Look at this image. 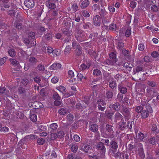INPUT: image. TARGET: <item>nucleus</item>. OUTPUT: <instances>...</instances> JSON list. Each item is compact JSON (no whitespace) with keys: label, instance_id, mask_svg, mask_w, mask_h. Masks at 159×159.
<instances>
[{"label":"nucleus","instance_id":"1","mask_svg":"<svg viewBox=\"0 0 159 159\" xmlns=\"http://www.w3.org/2000/svg\"><path fill=\"white\" fill-rule=\"evenodd\" d=\"M105 134L109 138H112L114 137V127L111 125L107 124L105 128Z\"/></svg>","mask_w":159,"mask_h":159},{"label":"nucleus","instance_id":"2","mask_svg":"<svg viewBox=\"0 0 159 159\" xmlns=\"http://www.w3.org/2000/svg\"><path fill=\"white\" fill-rule=\"evenodd\" d=\"M96 103L98 109L99 110L103 111L106 110V103L104 100L102 99H98L97 100Z\"/></svg>","mask_w":159,"mask_h":159},{"label":"nucleus","instance_id":"3","mask_svg":"<svg viewBox=\"0 0 159 159\" xmlns=\"http://www.w3.org/2000/svg\"><path fill=\"white\" fill-rule=\"evenodd\" d=\"M96 148L98 150L101 151L102 155H105L106 152V148L103 143L101 142L98 143Z\"/></svg>","mask_w":159,"mask_h":159},{"label":"nucleus","instance_id":"4","mask_svg":"<svg viewBox=\"0 0 159 159\" xmlns=\"http://www.w3.org/2000/svg\"><path fill=\"white\" fill-rule=\"evenodd\" d=\"M109 108L111 110L118 112L120 109V103L118 102H117L114 104H111L109 106Z\"/></svg>","mask_w":159,"mask_h":159},{"label":"nucleus","instance_id":"5","mask_svg":"<svg viewBox=\"0 0 159 159\" xmlns=\"http://www.w3.org/2000/svg\"><path fill=\"white\" fill-rule=\"evenodd\" d=\"M101 18L98 15L95 16L93 19V24L96 26H99L101 24Z\"/></svg>","mask_w":159,"mask_h":159},{"label":"nucleus","instance_id":"6","mask_svg":"<svg viewBox=\"0 0 159 159\" xmlns=\"http://www.w3.org/2000/svg\"><path fill=\"white\" fill-rule=\"evenodd\" d=\"M10 3L9 2V0H3L2 6L1 7V10L2 11H5V8H9L10 7Z\"/></svg>","mask_w":159,"mask_h":159},{"label":"nucleus","instance_id":"7","mask_svg":"<svg viewBox=\"0 0 159 159\" xmlns=\"http://www.w3.org/2000/svg\"><path fill=\"white\" fill-rule=\"evenodd\" d=\"M24 4L27 7L31 8L33 7L35 4L33 0H25Z\"/></svg>","mask_w":159,"mask_h":159},{"label":"nucleus","instance_id":"8","mask_svg":"<svg viewBox=\"0 0 159 159\" xmlns=\"http://www.w3.org/2000/svg\"><path fill=\"white\" fill-rule=\"evenodd\" d=\"M123 66L124 68V70L128 71L129 72L131 71L132 68L133 67L132 64L127 62L124 63Z\"/></svg>","mask_w":159,"mask_h":159},{"label":"nucleus","instance_id":"9","mask_svg":"<svg viewBox=\"0 0 159 159\" xmlns=\"http://www.w3.org/2000/svg\"><path fill=\"white\" fill-rule=\"evenodd\" d=\"M113 93L112 91H107L105 96L106 100L108 101H111L113 98Z\"/></svg>","mask_w":159,"mask_h":159},{"label":"nucleus","instance_id":"10","mask_svg":"<svg viewBox=\"0 0 159 159\" xmlns=\"http://www.w3.org/2000/svg\"><path fill=\"white\" fill-rule=\"evenodd\" d=\"M75 36L76 39L80 42H82L85 39L84 34L83 32L81 34H75Z\"/></svg>","mask_w":159,"mask_h":159},{"label":"nucleus","instance_id":"11","mask_svg":"<svg viewBox=\"0 0 159 159\" xmlns=\"http://www.w3.org/2000/svg\"><path fill=\"white\" fill-rule=\"evenodd\" d=\"M116 61V60L108 59L104 61V64L107 66H113L114 65Z\"/></svg>","mask_w":159,"mask_h":159},{"label":"nucleus","instance_id":"12","mask_svg":"<svg viewBox=\"0 0 159 159\" xmlns=\"http://www.w3.org/2000/svg\"><path fill=\"white\" fill-rule=\"evenodd\" d=\"M91 148H92L90 145L86 144L84 145L81 147L80 150H83L85 152L88 153L89 152V151L91 150Z\"/></svg>","mask_w":159,"mask_h":159},{"label":"nucleus","instance_id":"13","mask_svg":"<svg viewBox=\"0 0 159 159\" xmlns=\"http://www.w3.org/2000/svg\"><path fill=\"white\" fill-rule=\"evenodd\" d=\"M61 65L57 63L53 64L50 67V69L51 70L58 69L61 67Z\"/></svg>","mask_w":159,"mask_h":159},{"label":"nucleus","instance_id":"14","mask_svg":"<svg viewBox=\"0 0 159 159\" xmlns=\"http://www.w3.org/2000/svg\"><path fill=\"white\" fill-rule=\"evenodd\" d=\"M110 147L114 151H116L118 148L117 143L115 141L112 140L110 142Z\"/></svg>","mask_w":159,"mask_h":159},{"label":"nucleus","instance_id":"15","mask_svg":"<svg viewBox=\"0 0 159 159\" xmlns=\"http://www.w3.org/2000/svg\"><path fill=\"white\" fill-rule=\"evenodd\" d=\"M98 126L96 124H92L89 127V129L92 132H97L98 129Z\"/></svg>","mask_w":159,"mask_h":159},{"label":"nucleus","instance_id":"16","mask_svg":"<svg viewBox=\"0 0 159 159\" xmlns=\"http://www.w3.org/2000/svg\"><path fill=\"white\" fill-rule=\"evenodd\" d=\"M75 107L77 109L82 111L83 109L86 108V106H85L84 104H82L80 103H78L76 104Z\"/></svg>","mask_w":159,"mask_h":159},{"label":"nucleus","instance_id":"17","mask_svg":"<svg viewBox=\"0 0 159 159\" xmlns=\"http://www.w3.org/2000/svg\"><path fill=\"white\" fill-rule=\"evenodd\" d=\"M122 114L126 117L129 116L130 115V112L129 110L126 107H123L122 108Z\"/></svg>","mask_w":159,"mask_h":159},{"label":"nucleus","instance_id":"18","mask_svg":"<svg viewBox=\"0 0 159 159\" xmlns=\"http://www.w3.org/2000/svg\"><path fill=\"white\" fill-rule=\"evenodd\" d=\"M109 87L111 89L113 90H114L115 89H116L117 84L116 81L112 80L111 81L109 82Z\"/></svg>","mask_w":159,"mask_h":159},{"label":"nucleus","instance_id":"19","mask_svg":"<svg viewBox=\"0 0 159 159\" xmlns=\"http://www.w3.org/2000/svg\"><path fill=\"white\" fill-rule=\"evenodd\" d=\"M118 89L120 93L122 94H125L127 92L126 88L122 86L120 84L118 85Z\"/></svg>","mask_w":159,"mask_h":159},{"label":"nucleus","instance_id":"20","mask_svg":"<svg viewBox=\"0 0 159 159\" xmlns=\"http://www.w3.org/2000/svg\"><path fill=\"white\" fill-rule=\"evenodd\" d=\"M119 129L121 130H124L127 126V124L126 122L124 121L120 122L119 123Z\"/></svg>","mask_w":159,"mask_h":159},{"label":"nucleus","instance_id":"21","mask_svg":"<svg viewBox=\"0 0 159 159\" xmlns=\"http://www.w3.org/2000/svg\"><path fill=\"white\" fill-rule=\"evenodd\" d=\"M68 74L69 75V77L70 78L69 80L70 82H71L75 81V79H74L73 78V77L74 76L73 71L72 70H70L68 72Z\"/></svg>","mask_w":159,"mask_h":159},{"label":"nucleus","instance_id":"22","mask_svg":"<svg viewBox=\"0 0 159 159\" xmlns=\"http://www.w3.org/2000/svg\"><path fill=\"white\" fill-rule=\"evenodd\" d=\"M90 66V64L89 63L86 62V64L83 63L80 65V69L82 70H84L86 69H88Z\"/></svg>","mask_w":159,"mask_h":159},{"label":"nucleus","instance_id":"23","mask_svg":"<svg viewBox=\"0 0 159 159\" xmlns=\"http://www.w3.org/2000/svg\"><path fill=\"white\" fill-rule=\"evenodd\" d=\"M78 48H76L75 50V55L76 56L79 57L81 55L82 53V47L81 46H78Z\"/></svg>","mask_w":159,"mask_h":159},{"label":"nucleus","instance_id":"24","mask_svg":"<svg viewBox=\"0 0 159 159\" xmlns=\"http://www.w3.org/2000/svg\"><path fill=\"white\" fill-rule=\"evenodd\" d=\"M89 4V2L88 0H85L81 3L80 7L81 8H85L88 6Z\"/></svg>","mask_w":159,"mask_h":159},{"label":"nucleus","instance_id":"25","mask_svg":"<svg viewBox=\"0 0 159 159\" xmlns=\"http://www.w3.org/2000/svg\"><path fill=\"white\" fill-rule=\"evenodd\" d=\"M71 146L70 149L71 151L73 152H76L78 149V146L77 144H72L70 145Z\"/></svg>","mask_w":159,"mask_h":159},{"label":"nucleus","instance_id":"26","mask_svg":"<svg viewBox=\"0 0 159 159\" xmlns=\"http://www.w3.org/2000/svg\"><path fill=\"white\" fill-rule=\"evenodd\" d=\"M149 115V113L146 110H143L141 113V117L142 118H145Z\"/></svg>","mask_w":159,"mask_h":159},{"label":"nucleus","instance_id":"27","mask_svg":"<svg viewBox=\"0 0 159 159\" xmlns=\"http://www.w3.org/2000/svg\"><path fill=\"white\" fill-rule=\"evenodd\" d=\"M115 120L116 122L117 120H119L121 119L122 117V115L119 112H116L114 115Z\"/></svg>","mask_w":159,"mask_h":159},{"label":"nucleus","instance_id":"28","mask_svg":"<svg viewBox=\"0 0 159 159\" xmlns=\"http://www.w3.org/2000/svg\"><path fill=\"white\" fill-rule=\"evenodd\" d=\"M58 126L56 123H53L50 125V130L51 132H53L54 130H55L57 128Z\"/></svg>","mask_w":159,"mask_h":159},{"label":"nucleus","instance_id":"29","mask_svg":"<svg viewBox=\"0 0 159 159\" xmlns=\"http://www.w3.org/2000/svg\"><path fill=\"white\" fill-rule=\"evenodd\" d=\"M143 69V68L142 67L138 66L135 69H133V72L134 74H135L137 72L139 73L140 71H142Z\"/></svg>","mask_w":159,"mask_h":159},{"label":"nucleus","instance_id":"30","mask_svg":"<svg viewBox=\"0 0 159 159\" xmlns=\"http://www.w3.org/2000/svg\"><path fill=\"white\" fill-rule=\"evenodd\" d=\"M89 37V38L93 40H94L99 38L98 36V34L97 33L90 34Z\"/></svg>","mask_w":159,"mask_h":159},{"label":"nucleus","instance_id":"31","mask_svg":"<svg viewBox=\"0 0 159 159\" xmlns=\"http://www.w3.org/2000/svg\"><path fill=\"white\" fill-rule=\"evenodd\" d=\"M71 50V46L70 45L66 46L64 51V53L66 55L69 54Z\"/></svg>","mask_w":159,"mask_h":159},{"label":"nucleus","instance_id":"32","mask_svg":"<svg viewBox=\"0 0 159 159\" xmlns=\"http://www.w3.org/2000/svg\"><path fill=\"white\" fill-rule=\"evenodd\" d=\"M56 133L58 138L60 139L62 138L65 135L64 132L62 130L57 131Z\"/></svg>","mask_w":159,"mask_h":159},{"label":"nucleus","instance_id":"33","mask_svg":"<svg viewBox=\"0 0 159 159\" xmlns=\"http://www.w3.org/2000/svg\"><path fill=\"white\" fill-rule=\"evenodd\" d=\"M52 35L51 33L48 32L44 36V38L47 41H49L52 39Z\"/></svg>","mask_w":159,"mask_h":159},{"label":"nucleus","instance_id":"34","mask_svg":"<svg viewBox=\"0 0 159 159\" xmlns=\"http://www.w3.org/2000/svg\"><path fill=\"white\" fill-rule=\"evenodd\" d=\"M138 154L139 155V157L142 159H143L145 157V154L143 151V149L138 150Z\"/></svg>","mask_w":159,"mask_h":159},{"label":"nucleus","instance_id":"35","mask_svg":"<svg viewBox=\"0 0 159 159\" xmlns=\"http://www.w3.org/2000/svg\"><path fill=\"white\" fill-rule=\"evenodd\" d=\"M43 7H40L39 8V9L38 10L37 12V15L38 16V17L37 18H40L41 16L43 11Z\"/></svg>","mask_w":159,"mask_h":159},{"label":"nucleus","instance_id":"36","mask_svg":"<svg viewBox=\"0 0 159 159\" xmlns=\"http://www.w3.org/2000/svg\"><path fill=\"white\" fill-rule=\"evenodd\" d=\"M8 53L10 56L12 57L15 56L16 55V52L14 49H10L8 51Z\"/></svg>","mask_w":159,"mask_h":159},{"label":"nucleus","instance_id":"37","mask_svg":"<svg viewBox=\"0 0 159 159\" xmlns=\"http://www.w3.org/2000/svg\"><path fill=\"white\" fill-rule=\"evenodd\" d=\"M148 141L149 143L152 145H154L156 143V138L155 137H152L149 139Z\"/></svg>","mask_w":159,"mask_h":159},{"label":"nucleus","instance_id":"38","mask_svg":"<svg viewBox=\"0 0 159 159\" xmlns=\"http://www.w3.org/2000/svg\"><path fill=\"white\" fill-rule=\"evenodd\" d=\"M112 153L113 154L114 156V157L116 158H121V153H120L119 152H117L116 153H115V151L114 150H112Z\"/></svg>","mask_w":159,"mask_h":159},{"label":"nucleus","instance_id":"39","mask_svg":"<svg viewBox=\"0 0 159 159\" xmlns=\"http://www.w3.org/2000/svg\"><path fill=\"white\" fill-rule=\"evenodd\" d=\"M83 32V31L80 28L79 26L76 27L75 30V34H81Z\"/></svg>","mask_w":159,"mask_h":159},{"label":"nucleus","instance_id":"40","mask_svg":"<svg viewBox=\"0 0 159 159\" xmlns=\"http://www.w3.org/2000/svg\"><path fill=\"white\" fill-rule=\"evenodd\" d=\"M18 93L20 94H25L26 92V90L24 88L22 87H19L18 89Z\"/></svg>","mask_w":159,"mask_h":159},{"label":"nucleus","instance_id":"41","mask_svg":"<svg viewBox=\"0 0 159 159\" xmlns=\"http://www.w3.org/2000/svg\"><path fill=\"white\" fill-rule=\"evenodd\" d=\"M37 61V59L33 57H30L29 58V61L33 64H35Z\"/></svg>","mask_w":159,"mask_h":159},{"label":"nucleus","instance_id":"42","mask_svg":"<svg viewBox=\"0 0 159 159\" xmlns=\"http://www.w3.org/2000/svg\"><path fill=\"white\" fill-rule=\"evenodd\" d=\"M58 151V150L57 148H55L54 150H53L51 153V156L53 158H56L57 157V155L56 154V152Z\"/></svg>","mask_w":159,"mask_h":159},{"label":"nucleus","instance_id":"43","mask_svg":"<svg viewBox=\"0 0 159 159\" xmlns=\"http://www.w3.org/2000/svg\"><path fill=\"white\" fill-rule=\"evenodd\" d=\"M28 38L30 39H34V38L35 36V34L33 32H30L28 34Z\"/></svg>","mask_w":159,"mask_h":159},{"label":"nucleus","instance_id":"44","mask_svg":"<svg viewBox=\"0 0 159 159\" xmlns=\"http://www.w3.org/2000/svg\"><path fill=\"white\" fill-rule=\"evenodd\" d=\"M124 46V44L123 42L120 41H119L118 42L117 46L118 49L121 50Z\"/></svg>","mask_w":159,"mask_h":159},{"label":"nucleus","instance_id":"45","mask_svg":"<svg viewBox=\"0 0 159 159\" xmlns=\"http://www.w3.org/2000/svg\"><path fill=\"white\" fill-rule=\"evenodd\" d=\"M58 112L60 115H63L66 114L67 110L65 108H61L58 111Z\"/></svg>","mask_w":159,"mask_h":159},{"label":"nucleus","instance_id":"46","mask_svg":"<svg viewBox=\"0 0 159 159\" xmlns=\"http://www.w3.org/2000/svg\"><path fill=\"white\" fill-rule=\"evenodd\" d=\"M107 14L104 9H102L100 12V15L102 17H104Z\"/></svg>","mask_w":159,"mask_h":159},{"label":"nucleus","instance_id":"47","mask_svg":"<svg viewBox=\"0 0 159 159\" xmlns=\"http://www.w3.org/2000/svg\"><path fill=\"white\" fill-rule=\"evenodd\" d=\"M52 98L55 100H60L61 99L60 97L57 92H55L54 93Z\"/></svg>","mask_w":159,"mask_h":159},{"label":"nucleus","instance_id":"48","mask_svg":"<svg viewBox=\"0 0 159 159\" xmlns=\"http://www.w3.org/2000/svg\"><path fill=\"white\" fill-rule=\"evenodd\" d=\"M45 141V140L43 138H39L37 140V142L39 145H43Z\"/></svg>","mask_w":159,"mask_h":159},{"label":"nucleus","instance_id":"49","mask_svg":"<svg viewBox=\"0 0 159 159\" xmlns=\"http://www.w3.org/2000/svg\"><path fill=\"white\" fill-rule=\"evenodd\" d=\"M93 74L95 75H99L101 74V72L99 70L95 69L93 71Z\"/></svg>","mask_w":159,"mask_h":159},{"label":"nucleus","instance_id":"50","mask_svg":"<svg viewBox=\"0 0 159 159\" xmlns=\"http://www.w3.org/2000/svg\"><path fill=\"white\" fill-rule=\"evenodd\" d=\"M146 111H148V113L150 112L152 113V108L151 107L149 104H147L146 106Z\"/></svg>","mask_w":159,"mask_h":159},{"label":"nucleus","instance_id":"51","mask_svg":"<svg viewBox=\"0 0 159 159\" xmlns=\"http://www.w3.org/2000/svg\"><path fill=\"white\" fill-rule=\"evenodd\" d=\"M35 135H30L26 136L23 139V140H25V139H34L35 138Z\"/></svg>","mask_w":159,"mask_h":159},{"label":"nucleus","instance_id":"52","mask_svg":"<svg viewBox=\"0 0 159 159\" xmlns=\"http://www.w3.org/2000/svg\"><path fill=\"white\" fill-rule=\"evenodd\" d=\"M37 69L40 71H43L45 70V67L43 65L39 64L37 66Z\"/></svg>","mask_w":159,"mask_h":159},{"label":"nucleus","instance_id":"53","mask_svg":"<svg viewBox=\"0 0 159 159\" xmlns=\"http://www.w3.org/2000/svg\"><path fill=\"white\" fill-rule=\"evenodd\" d=\"M57 138H58L56 133H52L50 134V139L52 140H54Z\"/></svg>","mask_w":159,"mask_h":159},{"label":"nucleus","instance_id":"54","mask_svg":"<svg viewBox=\"0 0 159 159\" xmlns=\"http://www.w3.org/2000/svg\"><path fill=\"white\" fill-rule=\"evenodd\" d=\"M30 119L33 122L37 120V116L35 114L31 115L30 114Z\"/></svg>","mask_w":159,"mask_h":159},{"label":"nucleus","instance_id":"55","mask_svg":"<svg viewBox=\"0 0 159 159\" xmlns=\"http://www.w3.org/2000/svg\"><path fill=\"white\" fill-rule=\"evenodd\" d=\"M77 76L78 79H79L80 81L82 80L83 77V78L85 80L87 79V77L86 76H83V75L80 73H78L77 74Z\"/></svg>","mask_w":159,"mask_h":159},{"label":"nucleus","instance_id":"56","mask_svg":"<svg viewBox=\"0 0 159 159\" xmlns=\"http://www.w3.org/2000/svg\"><path fill=\"white\" fill-rule=\"evenodd\" d=\"M151 9L152 11L156 12L158 11V8L156 5H153L151 7Z\"/></svg>","mask_w":159,"mask_h":159},{"label":"nucleus","instance_id":"57","mask_svg":"<svg viewBox=\"0 0 159 159\" xmlns=\"http://www.w3.org/2000/svg\"><path fill=\"white\" fill-rule=\"evenodd\" d=\"M10 60L11 63L13 65L17 66L19 64V62L14 59H10Z\"/></svg>","mask_w":159,"mask_h":159},{"label":"nucleus","instance_id":"58","mask_svg":"<svg viewBox=\"0 0 159 159\" xmlns=\"http://www.w3.org/2000/svg\"><path fill=\"white\" fill-rule=\"evenodd\" d=\"M109 57L111 59H112L113 60H116V55L114 52H111L110 54Z\"/></svg>","mask_w":159,"mask_h":159},{"label":"nucleus","instance_id":"59","mask_svg":"<svg viewBox=\"0 0 159 159\" xmlns=\"http://www.w3.org/2000/svg\"><path fill=\"white\" fill-rule=\"evenodd\" d=\"M138 137L139 139L142 141L143 140L144 138V134L141 132H139L138 133Z\"/></svg>","mask_w":159,"mask_h":159},{"label":"nucleus","instance_id":"60","mask_svg":"<svg viewBox=\"0 0 159 159\" xmlns=\"http://www.w3.org/2000/svg\"><path fill=\"white\" fill-rule=\"evenodd\" d=\"M16 13L15 10H9L8 12V14L11 17H14Z\"/></svg>","mask_w":159,"mask_h":159},{"label":"nucleus","instance_id":"61","mask_svg":"<svg viewBox=\"0 0 159 159\" xmlns=\"http://www.w3.org/2000/svg\"><path fill=\"white\" fill-rule=\"evenodd\" d=\"M7 59V57H4L2 58H0V65L2 66L3 64Z\"/></svg>","mask_w":159,"mask_h":159},{"label":"nucleus","instance_id":"62","mask_svg":"<svg viewBox=\"0 0 159 159\" xmlns=\"http://www.w3.org/2000/svg\"><path fill=\"white\" fill-rule=\"evenodd\" d=\"M67 120L69 121H72L74 119L73 115L71 114H69L67 115Z\"/></svg>","mask_w":159,"mask_h":159},{"label":"nucleus","instance_id":"63","mask_svg":"<svg viewBox=\"0 0 159 159\" xmlns=\"http://www.w3.org/2000/svg\"><path fill=\"white\" fill-rule=\"evenodd\" d=\"M123 98V95L122 94L119 93L117 96V99L120 102L122 101Z\"/></svg>","mask_w":159,"mask_h":159},{"label":"nucleus","instance_id":"64","mask_svg":"<svg viewBox=\"0 0 159 159\" xmlns=\"http://www.w3.org/2000/svg\"><path fill=\"white\" fill-rule=\"evenodd\" d=\"M131 32L130 29H127L125 32V35L127 37H129L131 34Z\"/></svg>","mask_w":159,"mask_h":159}]
</instances>
